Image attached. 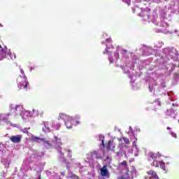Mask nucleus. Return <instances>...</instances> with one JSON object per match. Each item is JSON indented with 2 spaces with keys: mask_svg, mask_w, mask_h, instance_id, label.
Masks as SVG:
<instances>
[{
  "mask_svg": "<svg viewBox=\"0 0 179 179\" xmlns=\"http://www.w3.org/2000/svg\"><path fill=\"white\" fill-rule=\"evenodd\" d=\"M21 75L19 76V77L17 78V83L18 88L20 90H26L27 92V90L29 89V86H30V84L29 83V81L27 80V77L24 74V71L23 69H20Z\"/></svg>",
  "mask_w": 179,
  "mask_h": 179,
  "instance_id": "obj_1",
  "label": "nucleus"
},
{
  "mask_svg": "<svg viewBox=\"0 0 179 179\" xmlns=\"http://www.w3.org/2000/svg\"><path fill=\"white\" fill-rule=\"evenodd\" d=\"M8 107L10 113H8L6 115L7 117H9L10 115H12L13 117H18V115H20L22 114V112L24 109V108H23V105L22 104L10 103Z\"/></svg>",
  "mask_w": 179,
  "mask_h": 179,
  "instance_id": "obj_2",
  "label": "nucleus"
},
{
  "mask_svg": "<svg viewBox=\"0 0 179 179\" xmlns=\"http://www.w3.org/2000/svg\"><path fill=\"white\" fill-rule=\"evenodd\" d=\"M43 127H42V130L45 133L51 132V131H54L56 129L58 131L59 128H61V124L55 123V122H43Z\"/></svg>",
  "mask_w": 179,
  "mask_h": 179,
  "instance_id": "obj_3",
  "label": "nucleus"
},
{
  "mask_svg": "<svg viewBox=\"0 0 179 179\" xmlns=\"http://www.w3.org/2000/svg\"><path fill=\"white\" fill-rule=\"evenodd\" d=\"M3 58H7L8 59H16V54L13 53L12 55V52L10 50L8 49L6 46L2 48V45H0V61H2Z\"/></svg>",
  "mask_w": 179,
  "mask_h": 179,
  "instance_id": "obj_4",
  "label": "nucleus"
},
{
  "mask_svg": "<svg viewBox=\"0 0 179 179\" xmlns=\"http://www.w3.org/2000/svg\"><path fill=\"white\" fill-rule=\"evenodd\" d=\"M31 140L33 142H36L37 143H40L41 145H44V148L45 149H50L51 148V142L48 141V139L44 138V137H38L33 134L31 135Z\"/></svg>",
  "mask_w": 179,
  "mask_h": 179,
  "instance_id": "obj_5",
  "label": "nucleus"
},
{
  "mask_svg": "<svg viewBox=\"0 0 179 179\" xmlns=\"http://www.w3.org/2000/svg\"><path fill=\"white\" fill-rule=\"evenodd\" d=\"M53 143L55 145V149H57L59 153V157L60 159H62L64 162H66V159H65V158L64 157V154H62V148H61V145H62V143L61 142V138H59L57 136H55Z\"/></svg>",
  "mask_w": 179,
  "mask_h": 179,
  "instance_id": "obj_6",
  "label": "nucleus"
},
{
  "mask_svg": "<svg viewBox=\"0 0 179 179\" xmlns=\"http://www.w3.org/2000/svg\"><path fill=\"white\" fill-rule=\"evenodd\" d=\"M148 176H145L143 179H159L157 172L153 170L147 171Z\"/></svg>",
  "mask_w": 179,
  "mask_h": 179,
  "instance_id": "obj_7",
  "label": "nucleus"
},
{
  "mask_svg": "<svg viewBox=\"0 0 179 179\" xmlns=\"http://www.w3.org/2000/svg\"><path fill=\"white\" fill-rule=\"evenodd\" d=\"M101 177H106V178H110V171L107 169V165H104L101 169Z\"/></svg>",
  "mask_w": 179,
  "mask_h": 179,
  "instance_id": "obj_8",
  "label": "nucleus"
},
{
  "mask_svg": "<svg viewBox=\"0 0 179 179\" xmlns=\"http://www.w3.org/2000/svg\"><path fill=\"white\" fill-rule=\"evenodd\" d=\"M117 179H134V173L131 171H128L127 173L119 176Z\"/></svg>",
  "mask_w": 179,
  "mask_h": 179,
  "instance_id": "obj_9",
  "label": "nucleus"
},
{
  "mask_svg": "<svg viewBox=\"0 0 179 179\" xmlns=\"http://www.w3.org/2000/svg\"><path fill=\"white\" fill-rule=\"evenodd\" d=\"M10 141L13 142V143H20L22 141V135L17 134L16 136H12L10 138Z\"/></svg>",
  "mask_w": 179,
  "mask_h": 179,
  "instance_id": "obj_10",
  "label": "nucleus"
},
{
  "mask_svg": "<svg viewBox=\"0 0 179 179\" xmlns=\"http://www.w3.org/2000/svg\"><path fill=\"white\" fill-rule=\"evenodd\" d=\"M6 122V124H7V125H10V127H12V122H10V120H8V119H6V117H5V114L3 113H0V125L1 122Z\"/></svg>",
  "mask_w": 179,
  "mask_h": 179,
  "instance_id": "obj_11",
  "label": "nucleus"
},
{
  "mask_svg": "<svg viewBox=\"0 0 179 179\" xmlns=\"http://www.w3.org/2000/svg\"><path fill=\"white\" fill-rule=\"evenodd\" d=\"M20 117L22 118V120H27L30 115V111L26 110L24 108L22 110V112H21V115H20Z\"/></svg>",
  "mask_w": 179,
  "mask_h": 179,
  "instance_id": "obj_12",
  "label": "nucleus"
},
{
  "mask_svg": "<svg viewBox=\"0 0 179 179\" xmlns=\"http://www.w3.org/2000/svg\"><path fill=\"white\" fill-rule=\"evenodd\" d=\"M58 120H62L66 125V127L68 128V124H66V120H68V115L64 113H59Z\"/></svg>",
  "mask_w": 179,
  "mask_h": 179,
  "instance_id": "obj_13",
  "label": "nucleus"
},
{
  "mask_svg": "<svg viewBox=\"0 0 179 179\" xmlns=\"http://www.w3.org/2000/svg\"><path fill=\"white\" fill-rule=\"evenodd\" d=\"M34 155L36 157V159H37V160H41V159H43V157H44V152H38L37 151H34Z\"/></svg>",
  "mask_w": 179,
  "mask_h": 179,
  "instance_id": "obj_14",
  "label": "nucleus"
},
{
  "mask_svg": "<svg viewBox=\"0 0 179 179\" xmlns=\"http://www.w3.org/2000/svg\"><path fill=\"white\" fill-rule=\"evenodd\" d=\"M1 163L4 165L6 169L9 168V164H10V159L8 158H6L1 160Z\"/></svg>",
  "mask_w": 179,
  "mask_h": 179,
  "instance_id": "obj_15",
  "label": "nucleus"
},
{
  "mask_svg": "<svg viewBox=\"0 0 179 179\" xmlns=\"http://www.w3.org/2000/svg\"><path fill=\"white\" fill-rule=\"evenodd\" d=\"M69 121L73 125H78V124H80V122L76 120V119H72V117H69Z\"/></svg>",
  "mask_w": 179,
  "mask_h": 179,
  "instance_id": "obj_16",
  "label": "nucleus"
},
{
  "mask_svg": "<svg viewBox=\"0 0 179 179\" xmlns=\"http://www.w3.org/2000/svg\"><path fill=\"white\" fill-rule=\"evenodd\" d=\"M159 166L165 173H167V169H166V163L163 161L159 162Z\"/></svg>",
  "mask_w": 179,
  "mask_h": 179,
  "instance_id": "obj_17",
  "label": "nucleus"
},
{
  "mask_svg": "<svg viewBox=\"0 0 179 179\" xmlns=\"http://www.w3.org/2000/svg\"><path fill=\"white\" fill-rule=\"evenodd\" d=\"M148 157L150 159H152L153 160H156V159H157V155H156L155 152L148 153Z\"/></svg>",
  "mask_w": 179,
  "mask_h": 179,
  "instance_id": "obj_18",
  "label": "nucleus"
},
{
  "mask_svg": "<svg viewBox=\"0 0 179 179\" xmlns=\"http://www.w3.org/2000/svg\"><path fill=\"white\" fill-rule=\"evenodd\" d=\"M160 164V161H157L156 159H155L153 161V162L151 164V166H154V167H159Z\"/></svg>",
  "mask_w": 179,
  "mask_h": 179,
  "instance_id": "obj_19",
  "label": "nucleus"
},
{
  "mask_svg": "<svg viewBox=\"0 0 179 179\" xmlns=\"http://www.w3.org/2000/svg\"><path fill=\"white\" fill-rule=\"evenodd\" d=\"M122 140L124 141V143H126V145H129V143H131V141H129V138L127 137H122Z\"/></svg>",
  "mask_w": 179,
  "mask_h": 179,
  "instance_id": "obj_20",
  "label": "nucleus"
},
{
  "mask_svg": "<svg viewBox=\"0 0 179 179\" xmlns=\"http://www.w3.org/2000/svg\"><path fill=\"white\" fill-rule=\"evenodd\" d=\"M29 129H30V127L22 129L21 131L24 134H27V135H29V134H30V133H29Z\"/></svg>",
  "mask_w": 179,
  "mask_h": 179,
  "instance_id": "obj_21",
  "label": "nucleus"
},
{
  "mask_svg": "<svg viewBox=\"0 0 179 179\" xmlns=\"http://www.w3.org/2000/svg\"><path fill=\"white\" fill-rule=\"evenodd\" d=\"M113 143V141H109L107 144V150H111V145Z\"/></svg>",
  "mask_w": 179,
  "mask_h": 179,
  "instance_id": "obj_22",
  "label": "nucleus"
},
{
  "mask_svg": "<svg viewBox=\"0 0 179 179\" xmlns=\"http://www.w3.org/2000/svg\"><path fill=\"white\" fill-rule=\"evenodd\" d=\"M119 166H123L124 167H127L128 164H127V161H123L120 164H119Z\"/></svg>",
  "mask_w": 179,
  "mask_h": 179,
  "instance_id": "obj_23",
  "label": "nucleus"
},
{
  "mask_svg": "<svg viewBox=\"0 0 179 179\" xmlns=\"http://www.w3.org/2000/svg\"><path fill=\"white\" fill-rule=\"evenodd\" d=\"M6 177V173L4 171L1 173V178H5Z\"/></svg>",
  "mask_w": 179,
  "mask_h": 179,
  "instance_id": "obj_24",
  "label": "nucleus"
},
{
  "mask_svg": "<svg viewBox=\"0 0 179 179\" xmlns=\"http://www.w3.org/2000/svg\"><path fill=\"white\" fill-rule=\"evenodd\" d=\"M123 2L127 3V5H131V0H122Z\"/></svg>",
  "mask_w": 179,
  "mask_h": 179,
  "instance_id": "obj_25",
  "label": "nucleus"
},
{
  "mask_svg": "<svg viewBox=\"0 0 179 179\" xmlns=\"http://www.w3.org/2000/svg\"><path fill=\"white\" fill-rule=\"evenodd\" d=\"M68 153H69V157L71 158L72 157V151H71L70 150H68Z\"/></svg>",
  "mask_w": 179,
  "mask_h": 179,
  "instance_id": "obj_26",
  "label": "nucleus"
},
{
  "mask_svg": "<svg viewBox=\"0 0 179 179\" xmlns=\"http://www.w3.org/2000/svg\"><path fill=\"white\" fill-rule=\"evenodd\" d=\"M155 155H157V157H162V154L160 152H159L157 154H155Z\"/></svg>",
  "mask_w": 179,
  "mask_h": 179,
  "instance_id": "obj_27",
  "label": "nucleus"
},
{
  "mask_svg": "<svg viewBox=\"0 0 179 179\" xmlns=\"http://www.w3.org/2000/svg\"><path fill=\"white\" fill-rule=\"evenodd\" d=\"M171 135L173 138H177V134H176V133H171Z\"/></svg>",
  "mask_w": 179,
  "mask_h": 179,
  "instance_id": "obj_28",
  "label": "nucleus"
},
{
  "mask_svg": "<svg viewBox=\"0 0 179 179\" xmlns=\"http://www.w3.org/2000/svg\"><path fill=\"white\" fill-rule=\"evenodd\" d=\"M117 141H119V142H122L123 140H122V138H117Z\"/></svg>",
  "mask_w": 179,
  "mask_h": 179,
  "instance_id": "obj_29",
  "label": "nucleus"
},
{
  "mask_svg": "<svg viewBox=\"0 0 179 179\" xmlns=\"http://www.w3.org/2000/svg\"><path fill=\"white\" fill-rule=\"evenodd\" d=\"M65 175V172H62V176H64Z\"/></svg>",
  "mask_w": 179,
  "mask_h": 179,
  "instance_id": "obj_30",
  "label": "nucleus"
},
{
  "mask_svg": "<svg viewBox=\"0 0 179 179\" xmlns=\"http://www.w3.org/2000/svg\"><path fill=\"white\" fill-rule=\"evenodd\" d=\"M123 52H128V51L127 50H124Z\"/></svg>",
  "mask_w": 179,
  "mask_h": 179,
  "instance_id": "obj_31",
  "label": "nucleus"
},
{
  "mask_svg": "<svg viewBox=\"0 0 179 179\" xmlns=\"http://www.w3.org/2000/svg\"><path fill=\"white\" fill-rule=\"evenodd\" d=\"M0 27H3V25L2 24H0Z\"/></svg>",
  "mask_w": 179,
  "mask_h": 179,
  "instance_id": "obj_32",
  "label": "nucleus"
},
{
  "mask_svg": "<svg viewBox=\"0 0 179 179\" xmlns=\"http://www.w3.org/2000/svg\"><path fill=\"white\" fill-rule=\"evenodd\" d=\"M166 129L170 130V129H171V128H170V127H168L166 128Z\"/></svg>",
  "mask_w": 179,
  "mask_h": 179,
  "instance_id": "obj_33",
  "label": "nucleus"
},
{
  "mask_svg": "<svg viewBox=\"0 0 179 179\" xmlns=\"http://www.w3.org/2000/svg\"><path fill=\"white\" fill-rule=\"evenodd\" d=\"M108 159H110V157H106V160H108Z\"/></svg>",
  "mask_w": 179,
  "mask_h": 179,
  "instance_id": "obj_34",
  "label": "nucleus"
},
{
  "mask_svg": "<svg viewBox=\"0 0 179 179\" xmlns=\"http://www.w3.org/2000/svg\"><path fill=\"white\" fill-rule=\"evenodd\" d=\"M33 113H36V110L34 109V110H33Z\"/></svg>",
  "mask_w": 179,
  "mask_h": 179,
  "instance_id": "obj_35",
  "label": "nucleus"
},
{
  "mask_svg": "<svg viewBox=\"0 0 179 179\" xmlns=\"http://www.w3.org/2000/svg\"><path fill=\"white\" fill-rule=\"evenodd\" d=\"M66 169H68V165H66Z\"/></svg>",
  "mask_w": 179,
  "mask_h": 179,
  "instance_id": "obj_36",
  "label": "nucleus"
},
{
  "mask_svg": "<svg viewBox=\"0 0 179 179\" xmlns=\"http://www.w3.org/2000/svg\"><path fill=\"white\" fill-rule=\"evenodd\" d=\"M69 128V129H71V128H72V127H68Z\"/></svg>",
  "mask_w": 179,
  "mask_h": 179,
  "instance_id": "obj_37",
  "label": "nucleus"
},
{
  "mask_svg": "<svg viewBox=\"0 0 179 179\" xmlns=\"http://www.w3.org/2000/svg\"><path fill=\"white\" fill-rule=\"evenodd\" d=\"M102 145H104V143L102 141Z\"/></svg>",
  "mask_w": 179,
  "mask_h": 179,
  "instance_id": "obj_38",
  "label": "nucleus"
},
{
  "mask_svg": "<svg viewBox=\"0 0 179 179\" xmlns=\"http://www.w3.org/2000/svg\"><path fill=\"white\" fill-rule=\"evenodd\" d=\"M103 54H106V52H104Z\"/></svg>",
  "mask_w": 179,
  "mask_h": 179,
  "instance_id": "obj_39",
  "label": "nucleus"
},
{
  "mask_svg": "<svg viewBox=\"0 0 179 179\" xmlns=\"http://www.w3.org/2000/svg\"><path fill=\"white\" fill-rule=\"evenodd\" d=\"M31 71V67L30 68Z\"/></svg>",
  "mask_w": 179,
  "mask_h": 179,
  "instance_id": "obj_40",
  "label": "nucleus"
}]
</instances>
